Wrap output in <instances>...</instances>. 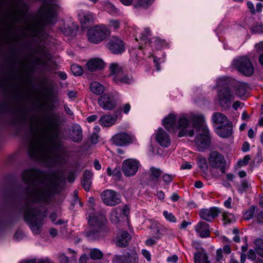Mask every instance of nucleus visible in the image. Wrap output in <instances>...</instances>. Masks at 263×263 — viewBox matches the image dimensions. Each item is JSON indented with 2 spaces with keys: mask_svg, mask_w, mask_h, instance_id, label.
<instances>
[{
  "mask_svg": "<svg viewBox=\"0 0 263 263\" xmlns=\"http://www.w3.org/2000/svg\"><path fill=\"white\" fill-rule=\"evenodd\" d=\"M36 135L30 142L28 153L36 160L52 166L62 162L60 156L61 145L57 134L44 121L37 119L35 125Z\"/></svg>",
  "mask_w": 263,
  "mask_h": 263,
  "instance_id": "nucleus-1",
  "label": "nucleus"
},
{
  "mask_svg": "<svg viewBox=\"0 0 263 263\" xmlns=\"http://www.w3.org/2000/svg\"><path fill=\"white\" fill-rule=\"evenodd\" d=\"M22 178L30 185V198L34 202H46L52 194L57 192L59 180L55 174L29 169L23 172Z\"/></svg>",
  "mask_w": 263,
  "mask_h": 263,
  "instance_id": "nucleus-2",
  "label": "nucleus"
},
{
  "mask_svg": "<svg viewBox=\"0 0 263 263\" xmlns=\"http://www.w3.org/2000/svg\"><path fill=\"white\" fill-rule=\"evenodd\" d=\"M189 118L192 123L191 127L198 132L196 136L195 144L199 151H204L210 146L211 139L209 130L205 123V117L201 113L191 112Z\"/></svg>",
  "mask_w": 263,
  "mask_h": 263,
  "instance_id": "nucleus-3",
  "label": "nucleus"
},
{
  "mask_svg": "<svg viewBox=\"0 0 263 263\" xmlns=\"http://www.w3.org/2000/svg\"><path fill=\"white\" fill-rule=\"evenodd\" d=\"M190 119L186 115H182L177 120V115L174 113L167 115L162 120L163 126L170 133L178 131L179 137H193L194 134L190 124Z\"/></svg>",
  "mask_w": 263,
  "mask_h": 263,
  "instance_id": "nucleus-4",
  "label": "nucleus"
},
{
  "mask_svg": "<svg viewBox=\"0 0 263 263\" xmlns=\"http://www.w3.org/2000/svg\"><path fill=\"white\" fill-rule=\"evenodd\" d=\"M88 224L90 228L86 232V237L89 240H98L107 234L103 223L105 220L104 212H99L94 208H90L88 211Z\"/></svg>",
  "mask_w": 263,
  "mask_h": 263,
  "instance_id": "nucleus-5",
  "label": "nucleus"
},
{
  "mask_svg": "<svg viewBox=\"0 0 263 263\" xmlns=\"http://www.w3.org/2000/svg\"><path fill=\"white\" fill-rule=\"evenodd\" d=\"M46 216V211L40 208H30L25 210V220L35 235L40 233Z\"/></svg>",
  "mask_w": 263,
  "mask_h": 263,
  "instance_id": "nucleus-6",
  "label": "nucleus"
},
{
  "mask_svg": "<svg viewBox=\"0 0 263 263\" xmlns=\"http://www.w3.org/2000/svg\"><path fill=\"white\" fill-rule=\"evenodd\" d=\"M109 28L105 25L100 24L91 27L87 31L88 41L93 44H99L110 35Z\"/></svg>",
  "mask_w": 263,
  "mask_h": 263,
  "instance_id": "nucleus-7",
  "label": "nucleus"
},
{
  "mask_svg": "<svg viewBox=\"0 0 263 263\" xmlns=\"http://www.w3.org/2000/svg\"><path fill=\"white\" fill-rule=\"evenodd\" d=\"M119 98V95L118 93H104L98 98V103L103 109L110 110L116 107Z\"/></svg>",
  "mask_w": 263,
  "mask_h": 263,
  "instance_id": "nucleus-8",
  "label": "nucleus"
},
{
  "mask_svg": "<svg viewBox=\"0 0 263 263\" xmlns=\"http://www.w3.org/2000/svg\"><path fill=\"white\" fill-rule=\"evenodd\" d=\"M110 75L116 83L129 84L133 81V78L125 69V67H110Z\"/></svg>",
  "mask_w": 263,
  "mask_h": 263,
  "instance_id": "nucleus-9",
  "label": "nucleus"
},
{
  "mask_svg": "<svg viewBox=\"0 0 263 263\" xmlns=\"http://www.w3.org/2000/svg\"><path fill=\"white\" fill-rule=\"evenodd\" d=\"M51 55L45 49L39 48L31 53L27 58L30 63L35 64H46V62L50 60Z\"/></svg>",
  "mask_w": 263,
  "mask_h": 263,
  "instance_id": "nucleus-10",
  "label": "nucleus"
},
{
  "mask_svg": "<svg viewBox=\"0 0 263 263\" xmlns=\"http://www.w3.org/2000/svg\"><path fill=\"white\" fill-rule=\"evenodd\" d=\"M140 166V162L136 159L129 158L124 160L122 164V171L126 177L134 176Z\"/></svg>",
  "mask_w": 263,
  "mask_h": 263,
  "instance_id": "nucleus-11",
  "label": "nucleus"
},
{
  "mask_svg": "<svg viewBox=\"0 0 263 263\" xmlns=\"http://www.w3.org/2000/svg\"><path fill=\"white\" fill-rule=\"evenodd\" d=\"M106 48L113 54H119L125 51V43L119 37L112 36L107 41Z\"/></svg>",
  "mask_w": 263,
  "mask_h": 263,
  "instance_id": "nucleus-12",
  "label": "nucleus"
},
{
  "mask_svg": "<svg viewBox=\"0 0 263 263\" xmlns=\"http://www.w3.org/2000/svg\"><path fill=\"white\" fill-rule=\"evenodd\" d=\"M209 163L212 167L219 169L222 174L225 173L226 161L224 157L219 153L212 152L209 157Z\"/></svg>",
  "mask_w": 263,
  "mask_h": 263,
  "instance_id": "nucleus-13",
  "label": "nucleus"
},
{
  "mask_svg": "<svg viewBox=\"0 0 263 263\" xmlns=\"http://www.w3.org/2000/svg\"><path fill=\"white\" fill-rule=\"evenodd\" d=\"M235 99V95L229 88H223L217 93V100L222 107L228 106Z\"/></svg>",
  "mask_w": 263,
  "mask_h": 263,
  "instance_id": "nucleus-14",
  "label": "nucleus"
},
{
  "mask_svg": "<svg viewBox=\"0 0 263 263\" xmlns=\"http://www.w3.org/2000/svg\"><path fill=\"white\" fill-rule=\"evenodd\" d=\"M41 21L42 24L51 23L55 16L54 6L45 2L44 6L40 10Z\"/></svg>",
  "mask_w": 263,
  "mask_h": 263,
  "instance_id": "nucleus-15",
  "label": "nucleus"
},
{
  "mask_svg": "<svg viewBox=\"0 0 263 263\" xmlns=\"http://www.w3.org/2000/svg\"><path fill=\"white\" fill-rule=\"evenodd\" d=\"M103 202L107 205L114 206L121 201V196L114 191L106 190L101 194Z\"/></svg>",
  "mask_w": 263,
  "mask_h": 263,
  "instance_id": "nucleus-16",
  "label": "nucleus"
},
{
  "mask_svg": "<svg viewBox=\"0 0 263 263\" xmlns=\"http://www.w3.org/2000/svg\"><path fill=\"white\" fill-rule=\"evenodd\" d=\"M113 263H138V254L136 251L130 250L123 255V258L116 255L114 257Z\"/></svg>",
  "mask_w": 263,
  "mask_h": 263,
  "instance_id": "nucleus-17",
  "label": "nucleus"
},
{
  "mask_svg": "<svg viewBox=\"0 0 263 263\" xmlns=\"http://www.w3.org/2000/svg\"><path fill=\"white\" fill-rule=\"evenodd\" d=\"M134 136L126 133H120L115 135L112 140L114 143L118 146H124L133 142Z\"/></svg>",
  "mask_w": 263,
  "mask_h": 263,
  "instance_id": "nucleus-18",
  "label": "nucleus"
},
{
  "mask_svg": "<svg viewBox=\"0 0 263 263\" xmlns=\"http://www.w3.org/2000/svg\"><path fill=\"white\" fill-rule=\"evenodd\" d=\"M156 140L163 147H167L171 145V140L168 134L163 128H159L156 132Z\"/></svg>",
  "mask_w": 263,
  "mask_h": 263,
  "instance_id": "nucleus-19",
  "label": "nucleus"
},
{
  "mask_svg": "<svg viewBox=\"0 0 263 263\" xmlns=\"http://www.w3.org/2000/svg\"><path fill=\"white\" fill-rule=\"evenodd\" d=\"M220 213L219 209L216 207L201 210L200 211V217L207 221H211L218 216Z\"/></svg>",
  "mask_w": 263,
  "mask_h": 263,
  "instance_id": "nucleus-20",
  "label": "nucleus"
},
{
  "mask_svg": "<svg viewBox=\"0 0 263 263\" xmlns=\"http://www.w3.org/2000/svg\"><path fill=\"white\" fill-rule=\"evenodd\" d=\"M211 120L215 129L218 126L223 124L228 125L231 122L228 120V118L225 115L219 112H214L212 115Z\"/></svg>",
  "mask_w": 263,
  "mask_h": 263,
  "instance_id": "nucleus-21",
  "label": "nucleus"
},
{
  "mask_svg": "<svg viewBox=\"0 0 263 263\" xmlns=\"http://www.w3.org/2000/svg\"><path fill=\"white\" fill-rule=\"evenodd\" d=\"M217 134L222 138L229 137L232 135V126L231 122L229 124H223L220 126H218L215 129Z\"/></svg>",
  "mask_w": 263,
  "mask_h": 263,
  "instance_id": "nucleus-22",
  "label": "nucleus"
},
{
  "mask_svg": "<svg viewBox=\"0 0 263 263\" xmlns=\"http://www.w3.org/2000/svg\"><path fill=\"white\" fill-rule=\"evenodd\" d=\"M117 117L115 115H105L101 117L99 120L100 124L103 127H110L116 122Z\"/></svg>",
  "mask_w": 263,
  "mask_h": 263,
  "instance_id": "nucleus-23",
  "label": "nucleus"
},
{
  "mask_svg": "<svg viewBox=\"0 0 263 263\" xmlns=\"http://www.w3.org/2000/svg\"><path fill=\"white\" fill-rule=\"evenodd\" d=\"M127 209V206H125L123 209L117 208L112 209L110 214V219L111 221L115 223H118L122 216V212L125 215Z\"/></svg>",
  "mask_w": 263,
  "mask_h": 263,
  "instance_id": "nucleus-24",
  "label": "nucleus"
},
{
  "mask_svg": "<svg viewBox=\"0 0 263 263\" xmlns=\"http://www.w3.org/2000/svg\"><path fill=\"white\" fill-rule=\"evenodd\" d=\"M70 139L74 142H78L82 140V132L81 126L77 124L73 125L70 131Z\"/></svg>",
  "mask_w": 263,
  "mask_h": 263,
  "instance_id": "nucleus-25",
  "label": "nucleus"
},
{
  "mask_svg": "<svg viewBox=\"0 0 263 263\" xmlns=\"http://www.w3.org/2000/svg\"><path fill=\"white\" fill-rule=\"evenodd\" d=\"M195 231L201 237H208L210 234L209 225L205 222L200 221L197 224Z\"/></svg>",
  "mask_w": 263,
  "mask_h": 263,
  "instance_id": "nucleus-26",
  "label": "nucleus"
},
{
  "mask_svg": "<svg viewBox=\"0 0 263 263\" xmlns=\"http://www.w3.org/2000/svg\"><path fill=\"white\" fill-rule=\"evenodd\" d=\"M130 239V236L127 232H120L116 238V243L119 247H124Z\"/></svg>",
  "mask_w": 263,
  "mask_h": 263,
  "instance_id": "nucleus-27",
  "label": "nucleus"
},
{
  "mask_svg": "<svg viewBox=\"0 0 263 263\" xmlns=\"http://www.w3.org/2000/svg\"><path fill=\"white\" fill-rule=\"evenodd\" d=\"M78 16L81 23L85 25L93 22L94 15L89 11H81Z\"/></svg>",
  "mask_w": 263,
  "mask_h": 263,
  "instance_id": "nucleus-28",
  "label": "nucleus"
},
{
  "mask_svg": "<svg viewBox=\"0 0 263 263\" xmlns=\"http://www.w3.org/2000/svg\"><path fill=\"white\" fill-rule=\"evenodd\" d=\"M232 65V66H252L250 59L247 55L235 58L233 60Z\"/></svg>",
  "mask_w": 263,
  "mask_h": 263,
  "instance_id": "nucleus-29",
  "label": "nucleus"
},
{
  "mask_svg": "<svg viewBox=\"0 0 263 263\" xmlns=\"http://www.w3.org/2000/svg\"><path fill=\"white\" fill-rule=\"evenodd\" d=\"M194 263H210L208 257L204 250L196 252L194 255Z\"/></svg>",
  "mask_w": 263,
  "mask_h": 263,
  "instance_id": "nucleus-30",
  "label": "nucleus"
},
{
  "mask_svg": "<svg viewBox=\"0 0 263 263\" xmlns=\"http://www.w3.org/2000/svg\"><path fill=\"white\" fill-rule=\"evenodd\" d=\"M98 67H85V69H83V67H71V70L74 76H81L84 71H89L92 72L97 70Z\"/></svg>",
  "mask_w": 263,
  "mask_h": 263,
  "instance_id": "nucleus-31",
  "label": "nucleus"
},
{
  "mask_svg": "<svg viewBox=\"0 0 263 263\" xmlns=\"http://www.w3.org/2000/svg\"><path fill=\"white\" fill-rule=\"evenodd\" d=\"M161 171L155 167H151L149 171V178L150 181H154L156 183H158L159 177L161 175Z\"/></svg>",
  "mask_w": 263,
  "mask_h": 263,
  "instance_id": "nucleus-32",
  "label": "nucleus"
},
{
  "mask_svg": "<svg viewBox=\"0 0 263 263\" xmlns=\"http://www.w3.org/2000/svg\"><path fill=\"white\" fill-rule=\"evenodd\" d=\"M90 89L92 93L97 95H100L105 91L104 86L96 81L92 82L90 84Z\"/></svg>",
  "mask_w": 263,
  "mask_h": 263,
  "instance_id": "nucleus-33",
  "label": "nucleus"
},
{
  "mask_svg": "<svg viewBox=\"0 0 263 263\" xmlns=\"http://www.w3.org/2000/svg\"><path fill=\"white\" fill-rule=\"evenodd\" d=\"M151 36V31L148 28H145L142 32L140 33L139 37L140 38L141 42H143L144 44H146L149 43L151 40L149 37ZM147 46V45H146Z\"/></svg>",
  "mask_w": 263,
  "mask_h": 263,
  "instance_id": "nucleus-34",
  "label": "nucleus"
},
{
  "mask_svg": "<svg viewBox=\"0 0 263 263\" xmlns=\"http://www.w3.org/2000/svg\"><path fill=\"white\" fill-rule=\"evenodd\" d=\"M89 255L91 259L95 260L101 259L103 256V253L98 248H91L89 249Z\"/></svg>",
  "mask_w": 263,
  "mask_h": 263,
  "instance_id": "nucleus-35",
  "label": "nucleus"
},
{
  "mask_svg": "<svg viewBox=\"0 0 263 263\" xmlns=\"http://www.w3.org/2000/svg\"><path fill=\"white\" fill-rule=\"evenodd\" d=\"M105 10L111 15H120L121 13L120 10L117 8L112 3L107 2L104 6Z\"/></svg>",
  "mask_w": 263,
  "mask_h": 263,
  "instance_id": "nucleus-36",
  "label": "nucleus"
},
{
  "mask_svg": "<svg viewBox=\"0 0 263 263\" xmlns=\"http://www.w3.org/2000/svg\"><path fill=\"white\" fill-rule=\"evenodd\" d=\"M247 6L251 13L254 14L256 13H260L261 12L263 5L261 3H257L256 5L255 9L253 3L251 1H249L247 2Z\"/></svg>",
  "mask_w": 263,
  "mask_h": 263,
  "instance_id": "nucleus-37",
  "label": "nucleus"
},
{
  "mask_svg": "<svg viewBox=\"0 0 263 263\" xmlns=\"http://www.w3.org/2000/svg\"><path fill=\"white\" fill-rule=\"evenodd\" d=\"M238 71L243 75L248 77L254 73V67H235Z\"/></svg>",
  "mask_w": 263,
  "mask_h": 263,
  "instance_id": "nucleus-38",
  "label": "nucleus"
},
{
  "mask_svg": "<svg viewBox=\"0 0 263 263\" xmlns=\"http://www.w3.org/2000/svg\"><path fill=\"white\" fill-rule=\"evenodd\" d=\"M107 64L102 59L95 58L90 59L86 64V66H104Z\"/></svg>",
  "mask_w": 263,
  "mask_h": 263,
  "instance_id": "nucleus-39",
  "label": "nucleus"
},
{
  "mask_svg": "<svg viewBox=\"0 0 263 263\" xmlns=\"http://www.w3.org/2000/svg\"><path fill=\"white\" fill-rule=\"evenodd\" d=\"M20 263H53L48 258H35L33 259L23 260Z\"/></svg>",
  "mask_w": 263,
  "mask_h": 263,
  "instance_id": "nucleus-40",
  "label": "nucleus"
},
{
  "mask_svg": "<svg viewBox=\"0 0 263 263\" xmlns=\"http://www.w3.org/2000/svg\"><path fill=\"white\" fill-rule=\"evenodd\" d=\"M254 250L259 255L263 257V239H257L255 240Z\"/></svg>",
  "mask_w": 263,
  "mask_h": 263,
  "instance_id": "nucleus-41",
  "label": "nucleus"
},
{
  "mask_svg": "<svg viewBox=\"0 0 263 263\" xmlns=\"http://www.w3.org/2000/svg\"><path fill=\"white\" fill-rule=\"evenodd\" d=\"M197 164L201 171L206 174L208 171V163L206 159L203 157L199 158Z\"/></svg>",
  "mask_w": 263,
  "mask_h": 263,
  "instance_id": "nucleus-42",
  "label": "nucleus"
},
{
  "mask_svg": "<svg viewBox=\"0 0 263 263\" xmlns=\"http://www.w3.org/2000/svg\"><path fill=\"white\" fill-rule=\"evenodd\" d=\"M164 44V41L157 37L152 38L148 43L152 47L155 46L157 49L161 48Z\"/></svg>",
  "mask_w": 263,
  "mask_h": 263,
  "instance_id": "nucleus-43",
  "label": "nucleus"
},
{
  "mask_svg": "<svg viewBox=\"0 0 263 263\" xmlns=\"http://www.w3.org/2000/svg\"><path fill=\"white\" fill-rule=\"evenodd\" d=\"M154 1V0H137V3L135 4V7L136 8L141 7L146 8L152 5Z\"/></svg>",
  "mask_w": 263,
  "mask_h": 263,
  "instance_id": "nucleus-44",
  "label": "nucleus"
},
{
  "mask_svg": "<svg viewBox=\"0 0 263 263\" xmlns=\"http://www.w3.org/2000/svg\"><path fill=\"white\" fill-rule=\"evenodd\" d=\"M49 218L51 221L55 224L60 225L66 222V221H64L61 219H60L57 221H56V219L57 218V214L55 212L51 213L50 215Z\"/></svg>",
  "mask_w": 263,
  "mask_h": 263,
  "instance_id": "nucleus-45",
  "label": "nucleus"
},
{
  "mask_svg": "<svg viewBox=\"0 0 263 263\" xmlns=\"http://www.w3.org/2000/svg\"><path fill=\"white\" fill-rule=\"evenodd\" d=\"M120 22L119 20H110L109 21V26L115 30H118L120 27Z\"/></svg>",
  "mask_w": 263,
  "mask_h": 263,
  "instance_id": "nucleus-46",
  "label": "nucleus"
},
{
  "mask_svg": "<svg viewBox=\"0 0 263 263\" xmlns=\"http://www.w3.org/2000/svg\"><path fill=\"white\" fill-rule=\"evenodd\" d=\"M163 215L168 221L172 222H176V218L172 213L165 211L163 212Z\"/></svg>",
  "mask_w": 263,
  "mask_h": 263,
  "instance_id": "nucleus-47",
  "label": "nucleus"
},
{
  "mask_svg": "<svg viewBox=\"0 0 263 263\" xmlns=\"http://www.w3.org/2000/svg\"><path fill=\"white\" fill-rule=\"evenodd\" d=\"M222 217L223 220L226 223H230L233 221L234 219V216L233 215L227 212L223 213Z\"/></svg>",
  "mask_w": 263,
  "mask_h": 263,
  "instance_id": "nucleus-48",
  "label": "nucleus"
},
{
  "mask_svg": "<svg viewBox=\"0 0 263 263\" xmlns=\"http://www.w3.org/2000/svg\"><path fill=\"white\" fill-rule=\"evenodd\" d=\"M255 212V208L252 207L247 211L243 215L244 218L249 220L252 218L254 215Z\"/></svg>",
  "mask_w": 263,
  "mask_h": 263,
  "instance_id": "nucleus-49",
  "label": "nucleus"
},
{
  "mask_svg": "<svg viewBox=\"0 0 263 263\" xmlns=\"http://www.w3.org/2000/svg\"><path fill=\"white\" fill-rule=\"evenodd\" d=\"M152 67H145V71L148 74L152 75L154 74V71L158 72L161 70V67H153L155 68V70L153 68L152 69Z\"/></svg>",
  "mask_w": 263,
  "mask_h": 263,
  "instance_id": "nucleus-50",
  "label": "nucleus"
},
{
  "mask_svg": "<svg viewBox=\"0 0 263 263\" xmlns=\"http://www.w3.org/2000/svg\"><path fill=\"white\" fill-rule=\"evenodd\" d=\"M174 177V175L168 174H163L162 176L163 181L166 183H171Z\"/></svg>",
  "mask_w": 263,
  "mask_h": 263,
  "instance_id": "nucleus-51",
  "label": "nucleus"
},
{
  "mask_svg": "<svg viewBox=\"0 0 263 263\" xmlns=\"http://www.w3.org/2000/svg\"><path fill=\"white\" fill-rule=\"evenodd\" d=\"M82 184L83 186L84 189L88 191H89L90 187L91 184V180L89 179H84L83 178V180L82 181Z\"/></svg>",
  "mask_w": 263,
  "mask_h": 263,
  "instance_id": "nucleus-52",
  "label": "nucleus"
},
{
  "mask_svg": "<svg viewBox=\"0 0 263 263\" xmlns=\"http://www.w3.org/2000/svg\"><path fill=\"white\" fill-rule=\"evenodd\" d=\"M250 159V156L249 155H246L243 157V159L240 160L238 161L237 165L239 167L245 166L248 163Z\"/></svg>",
  "mask_w": 263,
  "mask_h": 263,
  "instance_id": "nucleus-53",
  "label": "nucleus"
},
{
  "mask_svg": "<svg viewBox=\"0 0 263 263\" xmlns=\"http://www.w3.org/2000/svg\"><path fill=\"white\" fill-rule=\"evenodd\" d=\"M31 34L33 36H37L40 34V31L41 29L40 26L37 25L35 26H32L31 28Z\"/></svg>",
  "mask_w": 263,
  "mask_h": 263,
  "instance_id": "nucleus-54",
  "label": "nucleus"
},
{
  "mask_svg": "<svg viewBox=\"0 0 263 263\" xmlns=\"http://www.w3.org/2000/svg\"><path fill=\"white\" fill-rule=\"evenodd\" d=\"M112 173V177L114 178L115 179H120L121 177V172L120 171V168H115L113 170Z\"/></svg>",
  "mask_w": 263,
  "mask_h": 263,
  "instance_id": "nucleus-55",
  "label": "nucleus"
},
{
  "mask_svg": "<svg viewBox=\"0 0 263 263\" xmlns=\"http://www.w3.org/2000/svg\"><path fill=\"white\" fill-rule=\"evenodd\" d=\"M250 186V184L248 183V181L244 180L242 181L241 185H240V188L239 189V190L242 192L246 190H247Z\"/></svg>",
  "mask_w": 263,
  "mask_h": 263,
  "instance_id": "nucleus-56",
  "label": "nucleus"
},
{
  "mask_svg": "<svg viewBox=\"0 0 263 263\" xmlns=\"http://www.w3.org/2000/svg\"><path fill=\"white\" fill-rule=\"evenodd\" d=\"M149 60H153L154 63L156 65H158L163 63V60L158 58L154 55H152L149 57Z\"/></svg>",
  "mask_w": 263,
  "mask_h": 263,
  "instance_id": "nucleus-57",
  "label": "nucleus"
},
{
  "mask_svg": "<svg viewBox=\"0 0 263 263\" xmlns=\"http://www.w3.org/2000/svg\"><path fill=\"white\" fill-rule=\"evenodd\" d=\"M254 31L257 33H263V24H257L254 27Z\"/></svg>",
  "mask_w": 263,
  "mask_h": 263,
  "instance_id": "nucleus-58",
  "label": "nucleus"
},
{
  "mask_svg": "<svg viewBox=\"0 0 263 263\" xmlns=\"http://www.w3.org/2000/svg\"><path fill=\"white\" fill-rule=\"evenodd\" d=\"M93 176L92 173L88 170H86L83 174V178L84 179H89L91 180H92V178Z\"/></svg>",
  "mask_w": 263,
  "mask_h": 263,
  "instance_id": "nucleus-59",
  "label": "nucleus"
},
{
  "mask_svg": "<svg viewBox=\"0 0 263 263\" xmlns=\"http://www.w3.org/2000/svg\"><path fill=\"white\" fill-rule=\"evenodd\" d=\"M59 260L61 263H69L71 261L64 254H61L60 255Z\"/></svg>",
  "mask_w": 263,
  "mask_h": 263,
  "instance_id": "nucleus-60",
  "label": "nucleus"
},
{
  "mask_svg": "<svg viewBox=\"0 0 263 263\" xmlns=\"http://www.w3.org/2000/svg\"><path fill=\"white\" fill-rule=\"evenodd\" d=\"M256 252L255 250L250 249L248 253V257L249 259L254 260L256 258Z\"/></svg>",
  "mask_w": 263,
  "mask_h": 263,
  "instance_id": "nucleus-61",
  "label": "nucleus"
},
{
  "mask_svg": "<svg viewBox=\"0 0 263 263\" xmlns=\"http://www.w3.org/2000/svg\"><path fill=\"white\" fill-rule=\"evenodd\" d=\"M142 254L145 257V258L148 260L150 261L151 259V255L149 251H147L145 249L142 250Z\"/></svg>",
  "mask_w": 263,
  "mask_h": 263,
  "instance_id": "nucleus-62",
  "label": "nucleus"
},
{
  "mask_svg": "<svg viewBox=\"0 0 263 263\" xmlns=\"http://www.w3.org/2000/svg\"><path fill=\"white\" fill-rule=\"evenodd\" d=\"M178 260V257L177 255H173L172 256L168 257L167 261L171 263H176Z\"/></svg>",
  "mask_w": 263,
  "mask_h": 263,
  "instance_id": "nucleus-63",
  "label": "nucleus"
},
{
  "mask_svg": "<svg viewBox=\"0 0 263 263\" xmlns=\"http://www.w3.org/2000/svg\"><path fill=\"white\" fill-rule=\"evenodd\" d=\"M88 260V257L86 254H84L80 258L79 263H87Z\"/></svg>",
  "mask_w": 263,
  "mask_h": 263,
  "instance_id": "nucleus-64",
  "label": "nucleus"
}]
</instances>
